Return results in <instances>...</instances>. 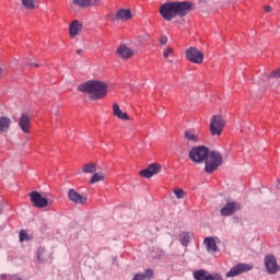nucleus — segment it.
<instances>
[{
	"label": "nucleus",
	"mask_w": 280,
	"mask_h": 280,
	"mask_svg": "<svg viewBox=\"0 0 280 280\" xmlns=\"http://www.w3.org/2000/svg\"><path fill=\"white\" fill-rule=\"evenodd\" d=\"M186 58L189 62H194L195 65H202L205 60V55L196 47H190L186 50Z\"/></svg>",
	"instance_id": "obj_8"
},
{
	"label": "nucleus",
	"mask_w": 280,
	"mask_h": 280,
	"mask_svg": "<svg viewBox=\"0 0 280 280\" xmlns=\"http://www.w3.org/2000/svg\"><path fill=\"white\" fill-rule=\"evenodd\" d=\"M191 238V234L188 232H183L179 234V242L182 246H187L189 244V240Z\"/></svg>",
	"instance_id": "obj_24"
},
{
	"label": "nucleus",
	"mask_w": 280,
	"mask_h": 280,
	"mask_svg": "<svg viewBox=\"0 0 280 280\" xmlns=\"http://www.w3.org/2000/svg\"><path fill=\"white\" fill-rule=\"evenodd\" d=\"M253 269L252 265L244 264V262H238L233 266L226 273L225 277L226 279H231L233 277H240V275H244V272H250Z\"/></svg>",
	"instance_id": "obj_6"
},
{
	"label": "nucleus",
	"mask_w": 280,
	"mask_h": 280,
	"mask_svg": "<svg viewBox=\"0 0 280 280\" xmlns=\"http://www.w3.org/2000/svg\"><path fill=\"white\" fill-rule=\"evenodd\" d=\"M22 5L26 10H34L36 8V0H22Z\"/></svg>",
	"instance_id": "obj_25"
},
{
	"label": "nucleus",
	"mask_w": 280,
	"mask_h": 280,
	"mask_svg": "<svg viewBox=\"0 0 280 280\" xmlns=\"http://www.w3.org/2000/svg\"><path fill=\"white\" fill-rule=\"evenodd\" d=\"M222 163H224L222 153L219 151H209L206 160V172L208 174H213L218 167H221Z\"/></svg>",
	"instance_id": "obj_3"
},
{
	"label": "nucleus",
	"mask_w": 280,
	"mask_h": 280,
	"mask_svg": "<svg viewBox=\"0 0 280 280\" xmlns=\"http://www.w3.org/2000/svg\"><path fill=\"white\" fill-rule=\"evenodd\" d=\"M185 139H187V141H192V143H198V141L200 140L198 138V135L194 133V131L191 130L185 131Z\"/></svg>",
	"instance_id": "obj_23"
},
{
	"label": "nucleus",
	"mask_w": 280,
	"mask_h": 280,
	"mask_svg": "<svg viewBox=\"0 0 280 280\" xmlns=\"http://www.w3.org/2000/svg\"><path fill=\"white\" fill-rule=\"evenodd\" d=\"M242 209V203L238 201H226V203L221 208L220 215L222 218H231L234 213H237Z\"/></svg>",
	"instance_id": "obj_7"
},
{
	"label": "nucleus",
	"mask_w": 280,
	"mask_h": 280,
	"mask_svg": "<svg viewBox=\"0 0 280 280\" xmlns=\"http://www.w3.org/2000/svg\"><path fill=\"white\" fill-rule=\"evenodd\" d=\"M276 187H277V189H280V179H278Z\"/></svg>",
	"instance_id": "obj_41"
},
{
	"label": "nucleus",
	"mask_w": 280,
	"mask_h": 280,
	"mask_svg": "<svg viewBox=\"0 0 280 280\" xmlns=\"http://www.w3.org/2000/svg\"><path fill=\"white\" fill-rule=\"evenodd\" d=\"M1 211H2V209H1V207H0V213H1Z\"/></svg>",
	"instance_id": "obj_42"
},
{
	"label": "nucleus",
	"mask_w": 280,
	"mask_h": 280,
	"mask_svg": "<svg viewBox=\"0 0 280 280\" xmlns=\"http://www.w3.org/2000/svg\"><path fill=\"white\" fill-rule=\"evenodd\" d=\"M27 66H28V67H36V68L39 67L38 63H34V62H28Z\"/></svg>",
	"instance_id": "obj_39"
},
{
	"label": "nucleus",
	"mask_w": 280,
	"mask_h": 280,
	"mask_svg": "<svg viewBox=\"0 0 280 280\" xmlns=\"http://www.w3.org/2000/svg\"><path fill=\"white\" fill-rule=\"evenodd\" d=\"M194 10V3L187 1H173L161 4L159 12L164 21L183 19Z\"/></svg>",
	"instance_id": "obj_1"
},
{
	"label": "nucleus",
	"mask_w": 280,
	"mask_h": 280,
	"mask_svg": "<svg viewBox=\"0 0 280 280\" xmlns=\"http://www.w3.org/2000/svg\"><path fill=\"white\" fill-rule=\"evenodd\" d=\"M142 279H152L154 277V271L152 269H147L143 273H140Z\"/></svg>",
	"instance_id": "obj_27"
},
{
	"label": "nucleus",
	"mask_w": 280,
	"mask_h": 280,
	"mask_svg": "<svg viewBox=\"0 0 280 280\" xmlns=\"http://www.w3.org/2000/svg\"><path fill=\"white\" fill-rule=\"evenodd\" d=\"M268 78H280V69L271 72V74Z\"/></svg>",
	"instance_id": "obj_32"
},
{
	"label": "nucleus",
	"mask_w": 280,
	"mask_h": 280,
	"mask_svg": "<svg viewBox=\"0 0 280 280\" xmlns=\"http://www.w3.org/2000/svg\"><path fill=\"white\" fill-rule=\"evenodd\" d=\"M81 93H89V98L93 102L104 100L108 95V85L104 82L92 80L78 86Z\"/></svg>",
	"instance_id": "obj_2"
},
{
	"label": "nucleus",
	"mask_w": 280,
	"mask_h": 280,
	"mask_svg": "<svg viewBox=\"0 0 280 280\" xmlns=\"http://www.w3.org/2000/svg\"><path fill=\"white\" fill-rule=\"evenodd\" d=\"M0 74H1V69H0Z\"/></svg>",
	"instance_id": "obj_43"
},
{
	"label": "nucleus",
	"mask_w": 280,
	"mask_h": 280,
	"mask_svg": "<svg viewBox=\"0 0 280 280\" xmlns=\"http://www.w3.org/2000/svg\"><path fill=\"white\" fill-rule=\"evenodd\" d=\"M132 280H144V279H143V276H141V273H137V275L132 278Z\"/></svg>",
	"instance_id": "obj_35"
},
{
	"label": "nucleus",
	"mask_w": 280,
	"mask_h": 280,
	"mask_svg": "<svg viewBox=\"0 0 280 280\" xmlns=\"http://www.w3.org/2000/svg\"><path fill=\"white\" fill-rule=\"evenodd\" d=\"M241 220H242V219H240V217H232V222H233L234 224H240Z\"/></svg>",
	"instance_id": "obj_34"
},
{
	"label": "nucleus",
	"mask_w": 280,
	"mask_h": 280,
	"mask_svg": "<svg viewBox=\"0 0 280 280\" xmlns=\"http://www.w3.org/2000/svg\"><path fill=\"white\" fill-rule=\"evenodd\" d=\"M174 194H175L176 198H178V200L185 198V190H183L180 188L174 189Z\"/></svg>",
	"instance_id": "obj_28"
},
{
	"label": "nucleus",
	"mask_w": 280,
	"mask_h": 280,
	"mask_svg": "<svg viewBox=\"0 0 280 280\" xmlns=\"http://www.w3.org/2000/svg\"><path fill=\"white\" fill-rule=\"evenodd\" d=\"M12 126V120L5 116H0V132H8Z\"/></svg>",
	"instance_id": "obj_22"
},
{
	"label": "nucleus",
	"mask_w": 280,
	"mask_h": 280,
	"mask_svg": "<svg viewBox=\"0 0 280 280\" xmlns=\"http://www.w3.org/2000/svg\"><path fill=\"white\" fill-rule=\"evenodd\" d=\"M113 113L115 117H117L118 119H121L122 121H128L130 119V116H128V113H124L119 107V104L117 103H114L113 105Z\"/></svg>",
	"instance_id": "obj_19"
},
{
	"label": "nucleus",
	"mask_w": 280,
	"mask_h": 280,
	"mask_svg": "<svg viewBox=\"0 0 280 280\" xmlns=\"http://www.w3.org/2000/svg\"><path fill=\"white\" fill-rule=\"evenodd\" d=\"M100 180H104V176H92L90 184L95 185V183H100Z\"/></svg>",
	"instance_id": "obj_30"
},
{
	"label": "nucleus",
	"mask_w": 280,
	"mask_h": 280,
	"mask_svg": "<svg viewBox=\"0 0 280 280\" xmlns=\"http://www.w3.org/2000/svg\"><path fill=\"white\" fill-rule=\"evenodd\" d=\"M55 115H56V121H60L61 117L58 109L56 110Z\"/></svg>",
	"instance_id": "obj_37"
},
{
	"label": "nucleus",
	"mask_w": 280,
	"mask_h": 280,
	"mask_svg": "<svg viewBox=\"0 0 280 280\" xmlns=\"http://www.w3.org/2000/svg\"><path fill=\"white\" fill-rule=\"evenodd\" d=\"M82 52H83L82 49H78V50H77V55H78V56H82Z\"/></svg>",
	"instance_id": "obj_40"
},
{
	"label": "nucleus",
	"mask_w": 280,
	"mask_h": 280,
	"mask_svg": "<svg viewBox=\"0 0 280 280\" xmlns=\"http://www.w3.org/2000/svg\"><path fill=\"white\" fill-rule=\"evenodd\" d=\"M203 244L206 245V250L208 253L218 252V245L215 244V240L213 237H206Z\"/></svg>",
	"instance_id": "obj_21"
},
{
	"label": "nucleus",
	"mask_w": 280,
	"mask_h": 280,
	"mask_svg": "<svg viewBox=\"0 0 280 280\" xmlns=\"http://www.w3.org/2000/svg\"><path fill=\"white\" fill-rule=\"evenodd\" d=\"M163 165L159 163H151L147 168L139 172L140 176H158L163 173Z\"/></svg>",
	"instance_id": "obj_11"
},
{
	"label": "nucleus",
	"mask_w": 280,
	"mask_h": 280,
	"mask_svg": "<svg viewBox=\"0 0 280 280\" xmlns=\"http://www.w3.org/2000/svg\"><path fill=\"white\" fill-rule=\"evenodd\" d=\"M160 43H161V45H167V36L162 35V36L160 37Z\"/></svg>",
	"instance_id": "obj_33"
},
{
	"label": "nucleus",
	"mask_w": 280,
	"mask_h": 280,
	"mask_svg": "<svg viewBox=\"0 0 280 280\" xmlns=\"http://www.w3.org/2000/svg\"><path fill=\"white\" fill-rule=\"evenodd\" d=\"M82 32V22L73 20L69 25V34L72 38H75L78 34Z\"/></svg>",
	"instance_id": "obj_17"
},
{
	"label": "nucleus",
	"mask_w": 280,
	"mask_h": 280,
	"mask_svg": "<svg viewBox=\"0 0 280 280\" xmlns=\"http://www.w3.org/2000/svg\"><path fill=\"white\" fill-rule=\"evenodd\" d=\"M68 198L74 205H86V197L80 195L75 189H70L68 192Z\"/></svg>",
	"instance_id": "obj_15"
},
{
	"label": "nucleus",
	"mask_w": 280,
	"mask_h": 280,
	"mask_svg": "<svg viewBox=\"0 0 280 280\" xmlns=\"http://www.w3.org/2000/svg\"><path fill=\"white\" fill-rule=\"evenodd\" d=\"M265 268L268 275H277L280 270V265L277 264V257L272 254H268L265 256Z\"/></svg>",
	"instance_id": "obj_9"
},
{
	"label": "nucleus",
	"mask_w": 280,
	"mask_h": 280,
	"mask_svg": "<svg viewBox=\"0 0 280 280\" xmlns=\"http://www.w3.org/2000/svg\"><path fill=\"white\" fill-rule=\"evenodd\" d=\"M19 127L21 128L22 132L25 135H30V130L32 128V118L30 114L23 113L19 119Z\"/></svg>",
	"instance_id": "obj_14"
},
{
	"label": "nucleus",
	"mask_w": 280,
	"mask_h": 280,
	"mask_svg": "<svg viewBox=\"0 0 280 280\" xmlns=\"http://www.w3.org/2000/svg\"><path fill=\"white\" fill-rule=\"evenodd\" d=\"M44 254H45V249L43 247H39L37 249V260L39 264H43L45 261V258L43 257Z\"/></svg>",
	"instance_id": "obj_26"
},
{
	"label": "nucleus",
	"mask_w": 280,
	"mask_h": 280,
	"mask_svg": "<svg viewBox=\"0 0 280 280\" xmlns=\"http://www.w3.org/2000/svg\"><path fill=\"white\" fill-rule=\"evenodd\" d=\"M212 280H224L220 273H214V277L212 278Z\"/></svg>",
	"instance_id": "obj_36"
},
{
	"label": "nucleus",
	"mask_w": 280,
	"mask_h": 280,
	"mask_svg": "<svg viewBox=\"0 0 280 280\" xmlns=\"http://www.w3.org/2000/svg\"><path fill=\"white\" fill-rule=\"evenodd\" d=\"M174 51V49L172 48H167L164 52H163V57L164 58H170L171 54Z\"/></svg>",
	"instance_id": "obj_31"
},
{
	"label": "nucleus",
	"mask_w": 280,
	"mask_h": 280,
	"mask_svg": "<svg viewBox=\"0 0 280 280\" xmlns=\"http://www.w3.org/2000/svg\"><path fill=\"white\" fill-rule=\"evenodd\" d=\"M116 54L121 58V60H130L137 51L128 47L126 44H122L116 49Z\"/></svg>",
	"instance_id": "obj_13"
},
{
	"label": "nucleus",
	"mask_w": 280,
	"mask_h": 280,
	"mask_svg": "<svg viewBox=\"0 0 280 280\" xmlns=\"http://www.w3.org/2000/svg\"><path fill=\"white\" fill-rule=\"evenodd\" d=\"M192 277L195 280H213L215 273H209V271L205 269L195 270L192 272Z\"/></svg>",
	"instance_id": "obj_16"
},
{
	"label": "nucleus",
	"mask_w": 280,
	"mask_h": 280,
	"mask_svg": "<svg viewBox=\"0 0 280 280\" xmlns=\"http://www.w3.org/2000/svg\"><path fill=\"white\" fill-rule=\"evenodd\" d=\"M209 148L205 145L195 147L189 151V159L192 163H207Z\"/></svg>",
	"instance_id": "obj_4"
},
{
	"label": "nucleus",
	"mask_w": 280,
	"mask_h": 280,
	"mask_svg": "<svg viewBox=\"0 0 280 280\" xmlns=\"http://www.w3.org/2000/svg\"><path fill=\"white\" fill-rule=\"evenodd\" d=\"M30 240L27 232L25 230L20 231V242H27Z\"/></svg>",
	"instance_id": "obj_29"
},
{
	"label": "nucleus",
	"mask_w": 280,
	"mask_h": 280,
	"mask_svg": "<svg viewBox=\"0 0 280 280\" xmlns=\"http://www.w3.org/2000/svg\"><path fill=\"white\" fill-rule=\"evenodd\" d=\"M72 5L90 8V5H100V0H72Z\"/></svg>",
	"instance_id": "obj_20"
},
{
	"label": "nucleus",
	"mask_w": 280,
	"mask_h": 280,
	"mask_svg": "<svg viewBox=\"0 0 280 280\" xmlns=\"http://www.w3.org/2000/svg\"><path fill=\"white\" fill-rule=\"evenodd\" d=\"M265 10H266V12H272V7L266 5V7H265Z\"/></svg>",
	"instance_id": "obj_38"
},
{
	"label": "nucleus",
	"mask_w": 280,
	"mask_h": 280,
	"mask_svg": "<svg viewBox=\"0 0 280 280\" xmlns=\"http://www.w3.org/2000/svg\"><path fill=\"white\" fill-rule=\"evenodd\" d=\"M224 126H226V120L222 115L212 116L210 119V135L212 137H220L222 130H224Z\"/></svg>",
	"instance_id": "obj_5"
},
{
	"label": "nucleus",
	"mask_w": 280,
	"mask_h": 280,
	"mask_svg": "<svg viewBox=\"0 0 280 280\" xmlns=\"http://www.w3.org/2000/svg\"><path fill=\"white\" fill-rule=\"evenodd\" d=\"M83 174H93V176H106L103 168L95 163H88L82 166Z\"/></svg>",
	"instance_id": "obj_12"
},
{
	"label": "nucleus",
	"mask_w": 280,
	"mask_h": 280,
	"mask_svg": "<svg viewBox=\"0 0 280 280\" xmlns=\"http://www.w3.org/2000/svg\"><path fill=\"white\" fill-rule=\"evenodd\" d=\"M30 198L33 207H36L37 209H45V207L49 205V200L43 197V195H40L38 191H32L30 194Z\"/></svg>",
	"instance_id": "obj_10"
},
{
	"label": "nucleus",
	"mask_w": 280,
	"mask_h": 280,
	"mask_svg": "<svg viewBox=\"0 0 280 280\" xmlns=\"http://www.w3.org/2000/svg\"><path fill=\"white\" fill-rule=\"evenodd\" d=\"M130 19H132L130 9H121L115 14L114 21H130Z\"/></svg>",
	"instance_id": "obj_18"
}]
</instances>
